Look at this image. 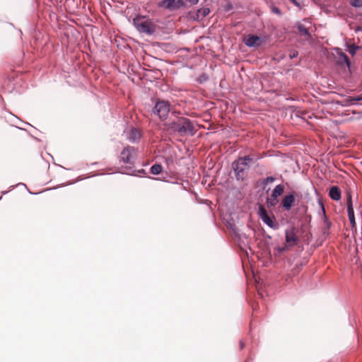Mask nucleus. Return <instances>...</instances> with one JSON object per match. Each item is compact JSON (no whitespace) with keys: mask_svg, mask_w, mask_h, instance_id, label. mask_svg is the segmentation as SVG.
Segmentation results:
<instances>
[{"mask_svg":"<svg viewBox=\"0 0 362 362\" xmlns=\"http://www.w3.org/2000/svg\"><path fill=\"white\" fill-rule=\"evenodd\" d=\"M346 204H347V212H348L349 219L350 223L351 225V227L354 228L356 226V221H355V216H354L351 195L350 194H349L347 195Z\"/></svg>","mask_w":362,"mask_h":362,"instance_id":"10","label":"nucleus"},{"mask_svg":"<svg viewBox=\"0 0 362 362\" xmlns=\"http://www.w3.org/2000/svg\"><path fill=\"white\" fill-rule=\"evenodd\" d=\"M361 100H362V97L349 96L347 98L345 99L344 103L346 105H352L357 104Z\"/></svg>","mask_w":362,"mask_h":362,"instance_id":"14","label":"nucleus"},{"mask_svg":"<svg viewBox=\"0 0 362 362\" xmlns=\"http://www.w3.org/2000/svg\"><path fill=\"white\" fill-rule=\"evenodd\" d=\"M17 185H23L24 187H26V185L22 182L18 183Z\"/></svg>","mask_w":362,"mask_h":362,"instance_id":"33","label":"nucleus"},{"mask_svg":"<svg viewBox=\"0 0 362 362\" xmlns=\"http://www.w3.org/2000/svg\"><path fill=\"white\" fill-rule=\"evenodd\" d=\"M252 160L253 159L250 156H244L239 158L237 160L233 163L232 166L235 171L237 180H244L250 168V163Z\"/></svg>","mask_w":362,"mask_h":362,"instance_id":"2","label":"nucleus"},{"mask_svg":"<svg viewBox=\"0 0 362 362\" xmlns=\"http://www.w3.org/2000/svg\"><path fill=\"white\" fill-rule=\"evenodd\" d=\"M351 4L354 7L361 8L362 7V0H351Z\"/></svg>","mask_w":362,"mask_h":362,"instance_id":"24","label":"nucleus"},{"mask_svg":"<svg viewBox=\"0 0 362 362\" xmlns=\"http://www.w3.org/2000/svg\"><path fill=\"white\" fill-rule=\"evenodd\" d=\"M210 13V9L209 8H202L197 11V16L198 18H204Z\"/></svg>","mask_w":362,"mask_h":362,"instance_id":"21","label":"nucleus"},{"mask_svg":"<svg viewBox=\"0 0 362 362\" xmlns=\"http://www.w3.org/2000/svg\"><path fill=\"white\" fill-rule=\"evenodd\" d=\"M278 203L276 197H270L267 199V204L269 206H274Z\"/></svg>","mask_w":362,"mask_h":362,"instance_id":"23","label":"nucleus"},{"mask_svg":"<svg viewBox=\"0 0 362 362\" xmlns=\"http://www.w3.org/2000/svg\"><path fill=\"white\" fill-rule=\"evenodd\" d=\"M271 8L274 13H276L277 15L281 14V10L279 8H277L276 6H272Z\"/></svg>","mask_w":362,"mask_h":362,"instance_id":"27","label":"nucleus"},{"mask_svg":"<svg viewBox=\"0 0 362 362\" xmlns=\"http://www.w3.org/2000/svg\"><path fill=\"white\" fill-rule=\"evenodd\" d=\"M324 226L322 227V233L324 235H329V230L331 228L332 223L328 219L327 216H325V218L323 219Z\"/></svg>","mask_w":362,"mask_h":362,"instance_id":"15","label":"nucleus"},{"mask_svg":"<svg viewBox=\"0 0 362 362\" xmlns=\"http://www.w3.org/2000/svg\"><path fill=\"white\" fill-rule=\"evenodd\" d=\"M298 55V51L293 50V49L290 51L289 57L291 59H294V58L297 57Z\"/></svg>","mask_w":362,"mask_h":362,"instance_id":"25","label":"nucleus"},{"mask_svg":"<svg viewBox=\"0 0 362 362\" xmlns=\"http://www.w3.org/2000/svg\"><path fill=\"white\" fill-rule=\"evenodd\" d=\"M362 47L361 46H356L355 45H347V51L351 56H354L356 54V52L358 49H361Z\"/></svg>","mask_w":362,"mask_h":362,"instance_id":"18","label":"nucleus"},{"mask_svg":"<svg viewBox=\"0 0 362 362\" xmlns=\"http://www.w3.org/2000/svg\"><path fill=\"white\" fill-rule=\"evenodd\" d=\"M339 59L341 63L344 62L349 69L351 68V62L346 54L341 52L339 54Z\"/></svg>","mask_w":362,"mask_h":362,"instance_id":"19","label":"nucleus"},{"mask_svg":"<svg viewBox=\"0 0 362 362\" xmlns=\"http://www.w3.org/2000/svg\"><path fill=\"white\" fill-rule=\"evenodd\" d=\"M162 171V166L159 164H154L151 168V173L153 175H159Z\"/></svg>","mask_w":362,"mask_h":362,"instance_id":"22","label":"nucleus"},{"mask_svg":"<svg viewBox=\"0 0 362 362\" xmlns=\"http://www.w3.org/2000/svg\"><path fill=\"white\" fill-rule=\"evenodd\" d=\"M297 28L301 35L310 37V34L308 30L303 25H302V24L298 25Z\"/></svg>","mask_w":362,"mask_h":362,"instance_id":"20","label":"nucleus"},{"mask_svg":"<svg viewBox=\"0 0 362 362\" xmlns=\"http://www.w3.org/2000/svg\"><path fill=\"white\" fill-rule=\"evenodd\" d=\"M240 349H243L245 346L244 344L242 341H240Z\"/></svg>","mask_w":362,"mask_h":362,"instance_id":"32","label":"nucleus"},{"mask_svg":"<svg viewBox=\"0 0 362 362\" xmlns=\"http://www.w3.org/2000/svg\"><path fill=\"white\" fill-rule=\"evenodd\" d=\"M136 159L135 148L133 146H127L121 153L120 160L124 163L133 164Z\"/></svg>","mask_w":362,"mask_h":362,"instance_id":"5","label":"nucleus"},{"mask_svg":"<svg viewBox=\"0 0 362 362\" xmlns=\"http://www.w3.org/2000/svg\"><path fill=\"white\" fill-rule=\"evenodd\" d=\"M286 250V247H279L278 251L280 252H284Z\"/></svg>","mask_w":362,"mask_h":362,"instance_id":"31","label":"nucleus"},{"mask_svg":"<svg viewBox=\"0 0 362 362\" xmlns=\"http://www.w3.org/2000/svg\"><path fill=\"white\" fill-rule=\"evenodd\" d=\"M170 103L164 100H158L153 109V112L158 115L160 119H165L170 112Z\"/></svg>","mask_w":362,"mask_h":362,"instance_id":"3","label":"nucleus"},{"mask_svg":"<svg viewBox=\"0 0 362 362\" xmlns=\"http://www.w3.org/2000/svg\"><path fill=\"white\" fill-rule=\"evenodd\" d=\"M329 197L334 201H339L341 199V191L339 187L332 186L329 192Z\"/></svg>","mask_w":362,"mask_h":362,"instance_id":"13","label":"nucleus"},{"mask_svg":"<svg viewBox=\"0 0 362 362\" xmlns=\"http://www.w3.org/2000/svg\"><path fill=\"white\" fill-rule=\"evenodd\" d=\"M258 214L263 223L268 226L269 228L273 229H276L278 228V225L274 223L273 218L268 215L266 209L264 207H259Z\"/></svg>","mask_w":362,"mask_h":362,"instance_id":"7","label":"nucleus"},{"mask_svg":"<svg viewBox=\"0 0 362 362\" xmlns=\"http://www.w3.org/2000/svg\"><path fill=\"white\" fill-rule=\"evenodd\" d=\"M285 239L286 242L288 244L290 247L297 244L298 238L296 235L294 228H291L285 231Z\"/></svg>","mask_w":362,"mask_h":362,"instance_id":"9","label":"nucleus"},{"mask_svg":"<svg viewBox=\"0 0 362 362\" xmlns=\"http://www.w3.org/2000/svg\"><path fill=\"white\" fill-rule=\"evenodd\" d=\"M134 25L140 33L151 35L154 32L151 24L144 18L136 17L133 21Z\"/></svg>","mask_w":362,"mask_h":362,"instance_id":"4","label":"nucleus"},{"mask_svg":"<svg viewBox=\"0 0 362 362\" xmlns=\"http://www.w3.org/2000/svg\"><path fill=\"white\" fill-rule=\"evenodd\" d=\"M275 180V178L272 176L267 177L263 182L264 185H267L269 183L273 182Z\"/></svg>","mask_w":362,"mask_h":362,"instance_id":"26","label":"nucleus"},{"mask_svg":"<svg viewBox=\"0 0 362 362\" xmlns=\"http://www.w3.org/2000/svg\"><path fill=\"white\" fill-rule=\"evenodd\" d=\"M187 1L192 4H197L199 2V0H187Z\"/></svg>","mask_w":362,"mask_h":362,"instance_id":"30","label":"nucleus"},{"mask_svg":"<svg viewBox=\"0 0 362 362\" xmlns=\"http://www.w3.org/2000/svg\"><path fill=\"white\" fill-rule=\"evenodd\" d=\"M290 2H291L293 5H295L297 7H300V5L299 2L297 1V0H288Z\"/></svg>","mask_w":362,"mask_h":362,"instance_id":"29","label":"nucleus"},{"mask_svg":"<svg viewBox=\"0 0 362 362\" xmlns=\"http://www.w3.org/2000/svg\"><path fill=\"white\" fill-rule=\"evenodd\" d=\"M170 129L177 132L180 136H193L195 134L194 125L186 117H179L170 124Z\"/></svg>","mask_w":362,"mask_h":362,"instance_id":"1","label":"nucleus"},{"mask_svg":"<svg viewBox=\"0 0 362 362\" xmlns=\"http://www.w3.org/2000/svg\"><path fill=\"white\" fill-rule=\"evenodd\" d=\"M319 204H320V208H321V213L322 214V219H324L325 216H326L325 209V206L322 202H319Z\"/></svg>","mask_w":362,"mask_h":362,"instance_id":"28","label":"nucleus"},{"mask_svg":"<svg viewBox=\"0 0 362 362\" xmlns=\"http://www.w3.org/2000/svg\"><path fill=\"white\" fill-rule=\"evenodd\" d=\"M160 7L173 11L183 6L182 0H163L158 4Z\"/></svg>","mask_w":362,"mask_h":362,"instance_id":"6","label":"nucleus"},{"mask_svg":"<svg viewBox=\"0 0 362 362\" xmlns=\"http://www.w3.org/2000/svg\"><path fill=\"white\" fill-rule=\"evenodd\" d=\"M122 173L134 176H141V175L145 174V170L141 169L135 170H132V168H128L127 169V171H124Z\"/></svg>","mask_w":362,"mask_h":362,"instance_id":"17","label":"nucleus"},{"mask_svg":"<svg viewBox=\"0 0 362 362\" xmlns=\"http://www.w3.org/2000/svg\"><path fill=\"white\" fill-rule=\"evenodd\" d=\"M262 40L255 35H248L245 40V44L249 47H257L262 45Z\"/></svg>","mask_w":362,"mask_h":362,"instance_id":"8","label":"nucleus"},{"mask_svg":"<svg viewBox=\"0 0 362 362\" xmlns=\"http://www.w3.org/2000/svg\"><path fill=\"white\" fill-rule=\"evenodd\" d=\"M140 132L136 129H132L128 133L127 139L130 142H136L140 139Z\"/></svg>","mask_w":362,"mask_h":362,"instance_id":"12","label":"nucleus"},{"mask_svg":"<svg viewBox=\"0 0 362 362\" xmlns=\"http://www.w3.org/2000/svg\"><path fill=\"white\" fill-rule=\"evenodd\" d=\"M284 191V186L283 185H276L273 189L271 197L278 198L279 196H281Z\"/></svg>","mask_w":362,"mask_h":362,"instance_id":"16","label":"nucleus"},{"mask_svg":"<svg viewBox=\"0 0 362 362\" xmlns=\"http://www.w3.org/2000/svg\"><path fill=\"white\" fill-rule=\"evenodd\" d=\"M295 202V196L293 193L288 194L284 197L282 200V206L283 207L288 211L291 209L293 202Z\"/></svg>","mask_w":362,"mask_h":362,"instance_id":"11","label":"nucleus"}]
</instances>
